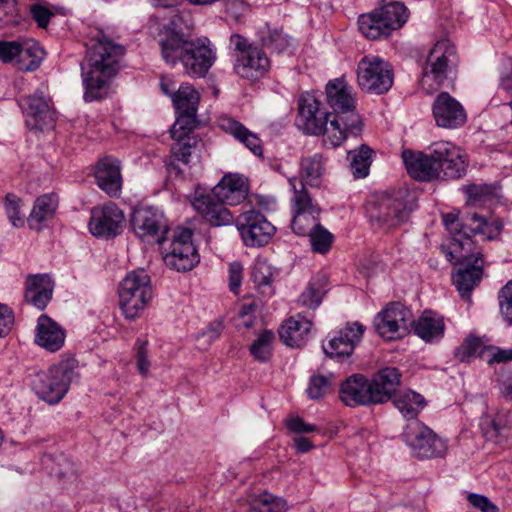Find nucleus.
Returning <instances> with one entry per match:
<instances>
[{"label":"nucleus","instance_id":"6ab92c4d","mask_svg":"<svg viewBox=\"0 0 512 512\" xmlns=\"http://www.w3.org/2000/svg\"><path fill=\"white\" fill-rule=\"evenodd\" d=\"M364 332L365 327L361 323L348 322L328 336L322 344L323 351L331 358L349 357L361 342Z\"/></svg>","mask_w":512,"mask_h":512},{"label":"nucleus","instance_id":"37998d69","mask_svg":"<svg viewBox=\"0 0 512 512\" xmlns=\"http://www.w3.org/2000/svg\"><path fill=\"white\" fill-rule=\"evenodd\" d=\"M489 346L482 339L470 336L456 349V357L462 361H470L474 357H480L487 361Z\"/></svg>","mask_w":512,"mask_h":512},{"label":"nucleus","instance_id":"4be33fe9","mask_svg":"<svg viewBox=\"0 0 512 512\" xmlns=\"http://www.w3.org/2000/svg\"><path fill=\"white\" fill-rule=\"evenodd\" d=\"M25 123L29 129L44 130L54 123V112L50 98L42 90H37L25 98L22 104Z\"/></svg>","mask_w":512,"mask_h":512},{"label":"nucleus","instance_id":"72a5a7b5","mask_svg":"<svg viewBox=\"0 0 512 512\" xmlns=\"http://www.w3.org/2000/svg\"><path fill=\"white\" fill-rule=\"evenodd\" d=\"M54 284L47 275H30L26 279L25 299L42 310L52 298Z\"/></svg>","mask_w":512,"mask_h":512},{"label":"nucleus","instance_id":"423d86ee","mask_svg":"<svg viewBox=\"0 0 512 512\" xmlns=\"http://www.w3.org/2000/svg\"><path fill=\"white\" fill-rule=\"evenodd\" d=\"M326 101L333 110V119L338 123L345 138L358 136L363 130V121L356 111V95L344 77L330 80L325 87Z\"/></svg>","mask_w":512,"mask_h":512},{"label":"nucleus","instance_id":"f3484780","mask_svg":"<svg viewBox=\"0 0 512 512\" xmlns=\"http://www.w3.org/2000/svg\"><path fill=\"white\" fill-rule=\"evenodd\" d=\"M434 163L439 178H460L467 169V159L462 149L450 141H437L431 144Z\"/></svg>","mask_w":512,"mask_h":512},{"label":"nucleus","instance_id":"39448f33","mask_svg":"<svg viewBox=\"0 0 512 512\" xmlns=\"http://www.w3.org/2000/svg\"><path fill=\"white\" fill-rule=\"evenodd\" d=\"M320 105L313 93L303 92L298 100L297 125L307 134L322 135L326 145L338 147L346 140L344 132L332 113L321 111Z\"/></svg>","mask_w":512,"mask_h":512},{"label":"nucleus","instance_id":"412c9836","mask_svg":"<svg viewBox=\"0 0 512 512\" xmlns=\"http://www.w3.org/2000/svg\"><path fill=\"white\" fill-rule=\"evenodd\" d=\"M236 226L246 246H263L275 233V227L258 212L253 210L241 214Z\"/></svg>","mask_w":512,"mask_h":512},{"label":"nucleus","instance_id":"49530a36","mask_svg":"<svg viewBox=\"0 0 512 512\" xmlns=\"http://www.w3.org/2000/svg\"><path fill=\"white\" fill-rule=\"evenodd\" d=\"M178 117L173 124L170 133L174 140H185L187 138H193L189 134L196 127L197 114L177 112Z\"/></svg>","mask_w":512,"mask_h":512},{"label":"nucleus","instance_id":"de8ad7c7","mask_svg":"<svg viewBox=\"0 0 512 512\" xmlns=\"http://www.w3.org/2000/svg\"><path fill=\"white\" fill-rule=\"evenodd\" d=\"M305 236L309 237L312 250L320 254L327 253L334 240V236L321 224L313 228Z\"/></svg>","mask_w":512,"mask_h":512},{"label":"nucleus","instance_id":"c03bdc74","mask_svg":"<svg viewBox=\"0 0 512 512\" xmlns=\"http://www.w3.org/2000/svg\"><path fill=\"white\" fill-rule=\"evenodd\" d=\"M372 154L373 151L365 145L348 153L350 169L356 178H364L369 174Z\"/></svg>","mask_w":512,"mask_h":512},{"label":"nucleus","instance_id":"c756f323","mask_svg":"<svg viewBox=\"0 0 512 512\" xmlns=\"http://www.w3.org/2000/svg\"><path fill=\"white\" fill-rule=\"evenodd\" d=\"M462 227L465 229L464 238L472 240L471 236L480 235L483 240L492 241L500 236L503 223L497 218L487 220L477 213H472L462 219Z\"/></svg>","mask_w":512,"mask_h":512},{"label":"nucleus","instance_id":"8fccbe9b","mask_svg":"<svg viewBox=\"0 0 512 512\" xmlns=\"http://www.w3.org/2000/svg\"><path fill=\"white\" fill-rule=\"evenodd\" d=\"M251 278L258 289L270 288L273 279L272 267L266 260L257 259L251 270Z\"/></svg>","mask_w":512,"mask_h":512},{"label":"nucleus","instance_id":"6e6552de","mask_svg":"<svg viewBox=\"0 0 512 512\" xmlns=\"http://www.w3.org/2000/svg\"><path fill=\"white\" fill-rule=\"evenodd\" d=\"M152 297L151 280L145 270L131 271L122 280L119 289V304L126 319L138 318Z\"/></svg>","mask_w":512,"mask_h":512},{"label":"nucleus","instance_id":"a878e982","mask_svg":"<svg viewBox=\"0 0 512 512\" xmlns=\"http://www.w3.org/2000/svg\"><path fill=\"white\" fill-rule=\"evenodd\" d=\"M248 191V179L238 173L225 174L212 190L217 200L228 205H238L243 202Z\"/></svg>","mask_w":512,"mask_h":512},{"label":"nucleus","instance_id":"393cba45","mask_svg":"<svg viewBox=\"0 0 512 512\" xmlns=\"http://www.w3.org/2000/svg\"><path fill=\"white\" fill-rule=\"evenodd\" d=\"M98 187L111 197H118L122 190L121 162L111 156L102 158L95 167Z\"/></svg>","mask_w":512,"mask_h":512},{"label":"nucleus","instance_id":"1a4fd4ad","mask_svg":"<svg viewBox=\"0 0 512 512\" xmlns=\"http://www.w3.org/2000/svg\"><path fill=\"white\" fill-rule=\"evenodd\" d=\"M230 44L233 46V71L236 75L256 81L267 74L270 61L261 48L249 42L242 34H232Z\"/></svg>","mask_w":512,"mask_h":512},{"label":"nucleus","instance_id":"a211bd4d","mask_svg":"<svg viewBox=\"0 0 512 512\" xmlns=\"http://www.w3.org/2000/svg\"><path fill=\"white\" fill-rule=\"evenodd\" d=\"M411 322V311L399 303H393L377 315L375 327L382 338L396 340L408 334Z\"/></svg>","mask_w":512,"mask_h":512},{"label":"nucleus","instance_id":"338daca9","mask_svg":"<svg viewBox=\"0 0 512 512\" xmlns=\"http://www.w3.org/2000/svg\"><path fill=\"white\" fill-rule=\"evenodd\" d=\"M469 503L475 507L481 510L482 512H496L497 507L490 502V500L479 494H470L468 496Z\"/></svg>","mask_w":512,"mask_h":512},{"label":"nucleus","instance_id":"4c0bfd02","mask_svg":"<svg viewBox=\"0 0 512 512\" xmlns=\"http://www.w3.org/2000/svg\"><path fill=\"white\" fill-rule=\"evenodd\" d=\"M201 96L190 83H182L172 95V104L177 112L197 114Z\"/></svg>","mask_w":512,"mask_h":512},{"label":"nucleus","instance_id":"e433bc0d","mask_svg":"<svg viewBox=\"0 0 512 512\" xmlns=\"http://www.w3.org/2000/svg\"><path fill=\"white\" fill-rule=\"evenodd\" d=\"M480 425L488 439L497 440L507 436L512 430L511 415L507 411L486 414Z\"/></svg>","mask_w":512,"mask_h":512},{"label":"nucleus","instance_id":"2eb2a0df","mask_svg":"<svg viewBox=\"0 0 512 512\" xmlns=\"http://www.w3.org/2000/svg\"><path fill=\"white\" fill-rule=\"evenodd\" d=\"M164 261L168 267L178 272L189 271L199 262L190 229L177 228L174 231L170 250L165 254Z\"/></svg>","mask_w":512,"mask_h":512},{"label":"nucleus","instance_id":"a18cd8bd","mask_svg":"<svg viewBox=\"0 0 512 512\" xmlns=\"http://www.w3.org/2000/svg\"><path fill=\"white\" fill-rule=\"evenodd\" d=\"M275 335L272 331L263 330L250 346V353L256 361L266 362L272 355Z\"/></svg>","mask_w":512,"mask_h":512},{"label":"nucleus","instance_id":"dca6fc26","mask_svg":"<svg viewBox=\"0 0 512 512\" xmlns=\"http://www.w3.org/2000/svg\"><path fill=\"white\" fill-rule=\"evenodd\" d=\"M131 223L134 233L146 243H162L168 231L164 215L152 207L134 209Z\"/></svg>","mask_w":512,"mask_h":512},{"label":"nucleus","instance_id":"0e129e2a","mask_svg":"<svg viewBox=\"0 0 512 512\" xmlns=\"http://www.w3.org/2000/svg\"><path fill=\"white\" fill-rule=\"evenodd\" d=\"M14 324V314L10 307L0 303V337L6 336Z\"/></svg>","mask_w":512,"mask_h":512},{"label":"nucleus","instance_id":"473e14b6","mask_svg":"<svg viewBox=\"0 0 512 512\" xmlns=\"http://www.w3.org/2000/svg\"><path fill=\"white\" fill-rule=\"evenodd\" d=\"M218 125L222 131L233 136L254 155L259 157L263 155L261 139L256 133L250 131L242 123L229 116H222L219 118Z\"/></svg>","mask_w":512,"mask_h":512},{"label":"nucleus","instance_id":"a19ab883","mask_svg":"<svg viewBox=\"0 0 512 512\" xmlns=\"http://www.w3.org/2000/svg\"><path fill=\"white\" fill-rule=\"evenodd\" d=\"M32 19L39 29H47L49 24H55L58 20L67 16V9L50 4L36 3L30 6Z\"/></svg>","mask_w":512,"mask_h":512},{"label":"nucleus","instance_id":"69168bd1","mask_svg":"<svg viewBox=\"0 0 512 512\" xmlns=\"http://www.w3.org/2000/svg\"><path fill=\"white\" fill-rule=\"evenodd\" d=\"M287 428L294 433H310L317 430L313 424L305 423L300 417H292L286 420Z\"/></svg>","mask_w":512,"mask_h":512},{"label":"nucleus","instance_id":"79ce46f5","mask_svg":"<svg viewBox=\"0 0 512 512\" xmlns=\"http://www.w3.org/2000/svg\"><path fill=\"white\" fill-rule=\"evenodd\" d=\"M394 404L403 417L415 419L426 405V402L422 395L408 390L398 394L394 399Z\"/></svg>","mask_w":512,"mask_h":512},{"label":"nucleus","instance_id":"ea45409f","mask_svg":"<svg viewBox=\"0 0 512 512\" xmlns=\"http://www.w3.org/2000/svg\"><path fill=\"white\" fill-rule=\"evenodd\" d=\"M325 170V163L320 154L302 157L300 161V177L297 181L318 187Z\"/></svg>","mask_w":512,"mask_h":512},{"label":"nucleus","instance_id":"9d476101","mask_svg":"<svg viewBox=\"0 0 512 512\" xmlns=\"http://www.w3.org/2000/svg\"><path fill=\"white\" fill-rule=\"evenodd\" d=\"M289 185L293 191L290 200L293 215L291 227L296 234L305 236L320 225L321 208L313 201L303 183L297 181L296 177L289 179Z\"/></svg>","mask_w":512,"mask_h":512},{"label":"nucleus","instance_id":"b1692460","mask_svg":"<svg viewBox=\"0 0 512 512\" xmlns=\"http://www.w3.org/2000/svg\"><path fill=\"white\" fill-rule=\"evenodd\" d=\"M217 200L214 193L198 194L192 200V206L203 219L214 227L231 225L234 222L232 213Z\"/></svg>","mask_w":512,"mask_h":512},{"label":"nucleus","instance_id":"6e6d98bb","mask_svg":"<svg viewBox=\"0 0 512 512\" xmlns=\"http://www.w3.org/2000/svg\"><path fill=\"white\" fill-rule=\"evenodd\" d=\"M165 32H184L185 30L194 29L192 21L189 19V15L181 14L177 11H171L169 20L164 25Z\"/></svg>","mask_w":512,"mask_h":512},{"label":"nucleus","instance_id":"9b49d317","mask_svg":"<svg viewBox=\"0 0 512 512\" xmlns=\"http://www.w3.org/2000/svg\"><path fill=\"white\" fill-rule=\"evenodd\" d=\"M394 82L391 65L378 56L366 55L357 65L359 88L371 94L380 95L389 91Z\"/></svg>","mask_w":512,"mask_h":512},{"label":"nucleus","instance_id":"7c9ffc66","mask_svg":"<svg viewBox=\"0 0 512 512\" xmlns=\"http://www.w3.org/2000/svg\"><path fill=\"white\" fill-rule=\"evenodd\" d=\"M59 199L54 193H47L37 197L33 203L27 222L31 230L41 231L56 215Z\"/></svg>","mask_w":512,"mask_h":512},{"label":"nucleus","instance_id":"052dcab7","mask_svg":"<svg viewBox=\"0 0 512 512\" xmlns=\"http://www.w3.org/2000/svg\"><path fill=\"white\" fill-rule=\"evenodd\" d=\"M23 45L17 41H0V59L4 63H10L21 57Z\"/></svg>","mask_w":512,"mask_h":512},{"label":"nucleus","instance_id":"5fc2aeb1","mask_svg":"<svg viewBox=\"0 0 512 512\" xmlns=\"http://www.w3.org/2000/svg\"><path fill=\"white\" fill-rule=\"evenodd\" d=\"M176 143L172 147V154L174 158L187 164L190 161L193 150L196 148L199 141L196 138H187L185 140H175Z\"/></svg>","mask_w":512,"mask_h":512},{"label":"nucleus","instance_id":"ddd939ff","mask_svg":"<svg viewBox=\"0 0 512 512\" xmlns=\"http://www.w3.org/2000/svg\"><path fill=\"white\" fill-rule=\"evenodd\" d=\"M406 444L419 459L443 457L447 451L446 442L420 421L408 424L403 433Z\"/></svg>","mask_w":512,"mask_h":512},{"label":"nucleus","instance_id":"4468645a","mask_svg":"<svg viewBox=\"0 0 512 512\" xmlns=\"http://www.w3.org/2000/svg\"><path fill=\"white\" fill-rule=\"evenodd\" d=\"M371 224L376 228L390 229L405 222L409 210L401 197L380 195L371 200L366 208Z\"/></svg>","mask_w":512,"mask_h":512},{"label":"nucleus","instance_id":"c9c22d12","mask_svg":"<svg viewBox=\"0 0 512 512\" xmlns=\"http://www.w3.org/2000/svg\"><path fill=\"white\" fill-rule=\"evenodd\" d=\"M401 374L397 368L387 367L380 370L370 381L376 403L389 400L399 386Z\"/></svg>","mask_w":512,"mask_h":512},{"label":"nucleus","instance_id":"58836bf2","mask_svg":"<svg viewBox=\"0 0 512 512\" xmlns=\"http://www.w3.org/2000/svg\"><path fill=\"white\" fill-rule=\"evenodd\" d=\"M328 278L324 274H317L311 278L306 289L298 298V303L308 309H315L322 302L327 292Z\"/></svg>","mask_w":512,"mask_h":512},{"label":"nucleus","instance_id":"864d4df0","mask_svg":"<svg viewBox=\"0 0 512 512\" xmlns=\"http://www.w3.org/2000/svg\"><path fill=\"white\" fill-rule=\"evenodd\" d=\"M21 57L22 59H24V57L31 59L30 62L25 65L24 69L27 71H33L37 69L45 59L46 51L37 42H26L23 46Z\"/></svg>","mask_w":512,"mask_h":512},{"label":"nucleus","instance_id":"09e8293b","mask_svg":"<svg viewBox=\"0 0 512 512\" xmlns=\"http://www.w3.org/2000/svg\"><path fill=\"white\" fill-rule=\"evenodd\" d=\"M22 205L23 201L19 196L13 193L6 194L4 199L5 213L10 223L15 228H21L25 224L24 214L21 210Z\"/></svg>","mask_w":512,"mask_h":512},{"label":"nucleus","instance_id":"0eeeda50","mask_svg":"<svg viewBox=\"0 0 512 512\" xmlns=\"http://www.w3.org/2000/svg\"><path fill=\"white\" fill-rule=\"evenodd\" d=\"M77 370L78 362L74 357H63L47 370L35 375L33 389L43 401L57 404L68 393L71 384L79 378Z\"/></svg>","mask_w":512,"mask_h":512},{"label":"nucleus","instance_id":"f257e3e1","mask_svg":"<svg viewBox=\"0 0 512 512\" xmlns=\"http://www.w3.org/2000/svg\"><path fill=\"white\" fill-rule=\"evenodd\" d=\"M87 46L89 70L83 81L84 97L90 102L104 96L110 80L120 69L126 49L108 34H95Z\"/></svg>","mask_w":512,"mask_h":512},{"label":"nucleus","instance_id":"cd10ccee","mask_svg":"<svg viewBox=\"0 0 512 512\" xmlns=\"http://www.w3.org/2000/svg\"><path fill=\"white\" fill-rule=\"evenodd\" d=\"M429 150V154H424L423 152H415L412 150H404L402 152V159L406 170L408 174L414 179L420 181L440 179L436 163H434L432 148L430 147Z\"/></svg>","mask_w":512,"mask_h":512},{"label":"nucleus","instance_id":"680f3d73","mask_svg":"<svg viewBox=\"0 0 512 512\" xmlns=\"http://www.w3.org/2000/svg\"><path fill=\"white\" fill-rule=\"evenodd\" d=\"M498 88L512 93V59L506 58L499 66Z\"/></svg>","mask_w":512,"mask_h":512},{"label":"nucleus","instance_id":"20e7f679","mask_svg":"<svg viewBox=\"0 0 512 512\" xmlns=\"http://www.w3.org/2000/svg\"><path fill=\"white\" fill-rule=\"evenodd\" d=\"M449 261L458 264L460 268L453 275V283L458 292L470 301V292L479 284L484 261L481 252L477 250L473 240L465 238L453 240L447 247L442 246Z\"/></svg>","mask_w":512,"mask_h":512},{"label":"nucleus","instance_id":"bb28decb","mask_svg":"<svg viewBox=\"0 0 512 512\" xmlns=\"http://www.w3.org/2000/svg\"><path fill=\"white\" fill-rule=\"evenodd\" d=\"M66 332L56 321L47 315L38 318L35 329V343L47 352H57L65 344Z\"/></svg>","mask_w":512,"mask_h":512},{"label":"nucleus","instance_id":"774afa93","mask_svg":"<svg viewBox=\"0 0 512 512\" xmlns=\"http://www.w3.org/2000/svg\"><path fill=\"white\" fill-rule=\"evenodd\" d=\"M512 360V349L502 350L489 346L487 362H505Z\"/></svg>","mask_w":512,"mask_h":512},{"label":"nucleus","instance_id":"f8f14e48","mask_svg":"<svg viewBox=\"0 0 512 512\" xmlns=\"http://www.w3.org/2000/svg\"><path fill=\"white\" fill-rule=\"evenodd\" d=\"M409 15L408 8L402 2L381 0L379 7L358 17L359 31L400 30L408 21Z\"/></svg>","mask_w":512,"mask_h":512},{"label":"nucleus","instance_id":"bf43d9fd","mask_svg":"<svg viewBox=\"0 0 512 512\" xmlns=\"http://www.w3.org/2000/svg\"><path fill=\"white\" fill-rule=\"evenodd\" d=\"M442 220L447 231L452 235V239L450 240L449 244L455 239H464L465 229L462 227V221H459L458 213L450 212L443 214Z\"/></svg>","mask_w":512,"mask_h":512},{"label":"nucleus","instance_id":"603ef678","mask_svg":"<svg viewBox=\"0 0 512 512\" xmlns=\"http://www.w3.org/2000/svg\"><path fill=\"white\" fill-rule=\"evenodd\" d=\"M499 313L504 322L512 325V279L508 281L498 294Z\"/></svg>","mask_w":512,"mask_h":512},{"label":"nucleus","instance_id":"4d7b16f0","mask_svg":"<svg viewBox=\"0 0 512 512\" xmlns=\"http://www.w3.org/2000/svg\"><path fill=\"white\" fill-rule=\"evenodd\" d=\"M135 351L137 369L143 377H147L151 367V362L148 357V341L137 340Z\"/></svg>","mask_w":512,"mask_h":512},{"label":"nucleus","instance_id":"5701e85b","mask_svg":"<svg viewBox=\"0 0 512 512\" xmlns=\"http://www.w3.org/2000/svg\"><path fill=\"white\" fill-rule=\"evenodd\" d=\"M432 112L437 126L442 128L455 129L467 120L463 105L447 92H441L435 98Z\"/></svg>","mask_w":512,"mask_h":512},{"label":"nucleus","instance_id":"c85d7f7f","mask_svg":"<svg viewBox=\"0 0 512 512\" xmlns=\"http://www.w3.org/2000/svg\"><path fill=\"white\" fill-rule=\"evenodd\" d=\"M340 398L347 406L376 403L371 383L362 375H353L342 384Z\"/></svg>","mask_w":512,"mask_h":512},{"label":"nucleus","instance_id":"2f4dec72","mask_svg":"<svg viewBox=\"0 0 512 512\" xmlns=\"http://www.w3.org/2000/svg\"><path fill=\"white\" fill-rule=\"evenodd\" d=\"M311 329L312 321L297 314L282 324L279 335L285 345L299 348L308 341Z\"/></svg>","mask_w":512,"mask_h":512},{"label":"nucleus","instance_id":"aec40b11","mask_svg":"<svg viewBox=\"0 0 512 512\" xmlns=\"http://www.w3.org/2000/svg\"><path fill=\"white\" fill-rule=\"evenodd\" d=\"M125 216L115 203L96 206L91 210L88 223L92 235L100 238H112L120 234Z\"/></svg>","mask_w":512,"mask_h":512},{"label":"nucleus","instance_id":"f704fd0d","mask_svg":"<svg viewBox=\"0 0 512 512\" xmlns=\"http://www.w3.org/2000/svg\"><path fill=\"white\" fill-rule=\"evenodd\" d=\"M413 331L420 339L427 343L439 341L445 332V323L441 315L424 311L422 315L414 321Z\"/></svg>","mask_w":512,"mask_h":512},{"label":"nucleus","instance_id":"13d9d810","mask_svg":"<svg viewBox=\"0 0 512 512\" xmlns=\"http://www.w3.org/2000/svg\"><path fill=\"white\" fill-rule=\"evenodd\" d=\"M330 387L331 382L327 377L317 375L311 378L307 392L310 398L320 399L330 391Z\"/></svg>","mask_w":512,"mask_h":512},{"label":"nucleus","instance_id":"e2e57ef3","mask_svg":"<svg viewBox=\"0 0 512 512\" xmlns=\"http://www.w3.org/2000/svg\"><path fill=\"white\" fill-rule=\"evenodd\" d=\"M228 279L230 290L238 294L243 279V265L240 262H232L228 267Z\"/></svg>","mask_w":512,"mask_h":512},{"label":"nucleus","instance_id":"f03ea898","mask_svg":"<svg viewBox=\"0 0 512 512\" xmlns=\"http://www.w3.org/2000/svg\"><path fill=\"white\" fill-rule=\"evenodd\" d=\"M159 44L163 59L171 64L181 62L192 78L205 77L217 59L216 48L205 36L165 34Z\"/></svg>","mask_w":512,"mask_h":512},{"label":"nucleus","instance_id":"3c124183","mask_svg":"<svg viewBox=\"0 0 512 512\" xmlns=\"http://www.w3.org/2000/svg\"><path fill=\"white\" fill-rule=\"evenodd\" d=\"M254 507L260 512H287L288 504L286 500L276 497L270 493L260 494L253 503Z\"/></svg>","mask_w":512,"mask_h":512},{"label":"nucleus","instance_id":"7ed1b4c3","mask_svg":"<svg viewBox=\"0 0 512 512\" xmlns=\"http://www.w3.org/2000/svg\"><path fill=\"white\" fill-rule=\"evenodd\" d=\"M459 56L455 45L447 38L437 41L429 51L420 88L432 94L442 87L452 86L458 75Z\"/></svg>","mask_w":512,"mask_h":512}]
</instances>
